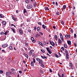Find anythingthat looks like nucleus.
<instances>
[{
  "label": "nucleus",
  "mask_w": 77,
  "mask_h": 77,
  "mask_svg": "<svg viewBox=\"0 0 77 77\" xmlns=\"http://www.w3.org/2000/svg\"><path fill=\"white\" fill-rule=\"evenodd\" d=\"M39 63L40 64H43V61L42 60H40L39 61Z\"/></svg>",
  "instance_id": "obj_14"
},
{
  "label": "nucleus",
  "mask_w": 77,
  "mask_h": 77,
  "mask_svg": "<svg viewBox=\"0 0 77 77\" xmlns=\"http://www.w3.org/2000/svg\"><path fill=\"white\" fill-rule=\"evenodd\" d=\"M19 72L20 74H22V71H19Z\"/></svg>",
  "instance_id": "obj_53"
},
{
  "label": "nucleus",
  "mask_w": 77,
  "mask_h": 77,
  "mask_svg": "<svg viewBox=\"0 0 77 77\" xmlns=\"http://www.w3.org/2000/svg\"><path fill=\"white\" fill-rule=\"evenodd\" d=\"M34 6H36V2H35L34 4Z\"/></svg>",
  "instance_id": "obj_43"
},
{
  "label": "nucleus",
  "mask_w": 77,
  "mask_h": 77,
  "mask_svg": "<svg viewBox=\"0 0 77 77\" xmlns=\"http://www.w3.org/2000/svg\"><path fill=\"white\" fill-rule=\"evenodd\" d=\"M56 14L57 15H59V12H57Z\"/></svg>",
  "instance_id": "obj_45"
},
{
  "label": "nucleus",
  "mask_w": 77,
  "mask_h": 77,
  "mask_svg": "<svg viewBox=\"0 0 77 77\" xmlns=\"http://www.w3.org/2000/svg\"><path fill=\"white\" fill-rule=\"evenodd\" d=\"M70 66H71V67H72V63H70L69 64Z\"/></svg>",
  "instance_id": "obj_37"
},
{
  "label": "nucleus",
  "mask_w": 77,
  "mask_h": 77,
  "mask_svg": "<svg viewBox=\"0 0 77 77\" xmlns=\"http://www.w3.org/2000/svg\"><path fill=\"white\" fill-rule=\"evenodd\" d=\"M58 40L59 41V42H58L59 44H62V41H61V40H60V38L58 39Z\"/></svg>",
  "instance_id": "obj_15"
},
{
  "label": "nucleus",
  "mask_w": 77,
  "mask_h": 77,
  "mask_svg": "<svg viewBox=\"0 0 77 77\" xmlns=\"http://www.w3.org/2000/svg\"><path fill=\"white\" fill-rule=\"evenodd\" d=\"M26 21L27 22H29L30 21V19H27L26 20Z\"/></svg>",
  "instance_id": "obj_47"
},
{
  "label": "nucleus",
  "mask_w": 77,
  "mask_h": 77,
  "mask_svg": "<svg viewBox=\"0 0 77 77\" xmlns=\"http://www.w3.org/2000/svg\"><path fill=\"white\" fill-rule=\"evenodd\" d=\"M15 71V69H11V72H14Z\"/></svg>",
  "instance_id": "obj_44"
},
{
  "label": "nucleus",
  "mask_w": 77,
  "mask_h": 77,
  "mask_svg": "<svg viewBox=\"0 0 77 77\" xmlns=\"http://www.w3.org/2000/svg\"><path fill=\"white\" fill-rule=\"evenodd\" d=\"M67 44H68L69 45H71V41L67 40Z\"/></svg>",
  "instance_id": "obj_9"
},
{
  "label": "nucleus",
  "mask_w": 77,
  "mask_h": 77,
  "mask_svg": "<svg viewBox=\"0 0 77 77\" xmlns=\"http://www.w3.org/2000/svg\"><path fill=\"white\" fill-rule=\"evenodd\" d=\"M12 48H12V47L11 46H10L9 47V49L11 50H12Z\"/></svg>",
  "instance_id": "obj_24"
},
{
  "label": "nucleus",
  "mask_w": 77,
  "mask_h": 77,
  "mask_svg": "<svg viewBox=\"0 0 77 77\" xmlns=\"http://www.w3.org/2000/svg\"><path fill=\"white\" fill-rule=\"evenodd\" d=\"M11 30L14 33H16V31H15V29H14V28H12Z\"/></svg>",
  "instance_id": "obj_7"
},
{
  "label": "nucleus",
  "mask_w": 77,
  "mask_h": 77,
  "mask_svg": "<svg viewBox=\"0 0 77 77\" xmlns=\"http://www.w3.org/2000/svg\"><path fill=\"white\" fill-rule=\"evenodd\" d=\"M65 52H66V56H69V55H68V52L66 49H65Z\"/></svg>",
  "instance_id": "obj_5"
},
{
  "label": "nucleus",
  "mask_w": 77,
  "mask_h": 77,
  "mask_svg": "<svg viewBox=\"0 0 77 77\" xmlns=\"http://www.w3.org/2000/svg\"><path fill=\"white\" fill-rule=\"evenodd\" d=\"M7 33H8V31L4 32V35H7Z\"/></svg>",
  "instance_id": "obj_36"
},
{
  "label": "nucleus",
  "mask_w": 77,
  "mask_h": 77,
  "mask_svg": "<svg viewBox=\"0 0 77 77\" xmlns=\"http://www.w3.org/2000/svg\"><path fill=\"white\" fill-rule=\"evenodd\" d=\"M33 62L34 63H35V62H36V61H35V59H34V58H33Z\"/></svg>",
  "instance_id": "obj_39"
},
{
  "label": "nucleus",
  "mask_w": 77,
  "mask_h": 77,
  "mask_svg": "<svg viewBox=\"0 0 77 77\" xmlns=\"http://www.w3.org/2000/svg\"><path fill=\"white\" fill-rule=\"evenodd\" d=\"M3 24L4 26H6V22L5 21H4L3 22Z\"/></svg>",
  "instance_id": "obj_18"
},
{
  "label": "nucleus",
  "mask_w": 77,
  "mask_h": 77,
  "mask_svg": "<svg viewBox=\"0 0 77 77\" xmlns=\"http://www.w3.org/2000/svg\"><path fill=\"white\" fill-rule=\"evenodd\" d=\"M66 5H63V8H62L63 10L65 9H66Z\"/></svg>",
  "instance_id": "obj_16"
},
{
  "label": "nucleus",
  "mask_w": 77,
  "mask_h": 77,
  "mask_svg": "<svg viewBox=\"0 0 77 77\" xmlns=\"http://www.w3.org/2000/svg\"><path fill=\"white\" fill-rule=\"evenodd\" d=\"M0 34L2 35H4V32H1Z\"/></svg>",
  "instance_id": "obj_30"
},
{
  "label": "nucleus",
  "mask_w": 77,
  "mask_h": 77,
  "mask_svg": "<svg viewBox=\"0 0 77 77\" xmlns=\"http://www.w3.org/2000/svg\"><path fill=\"white\" fill-rule=\"evenodd\" d=\"M3 72H4L2 70H0V74H2V73H3Z\"/></svg>",
  "instance_id": "obj_32"
},
{
  "label": "nucleus",
  "mask_w": 77,
  "mask_h": 77,
  "mask_svg": "<svg viewBox=\"0 0 77 77\" xmlns=\"http://www.w3.org/2000/svg\"><path fill=\"white\" fill-rule=\"evenodd\" d=\"M31 30L29 29V30H28V32H31Z\"/></svg>",
  "instance_id": "obj_59"
},
{
  "label": "nucleus",
  "mask_w": 77,
  "mask_h": 77,
  "mask_svg": "<svg viewBox=\"0 0 77 77\" xmlns=\"http://www.w3.org/2000/svg\"><path fill=\"white\" fill-rule=\"evenodd\" d=\"M51 45H52V46H53V47H54V45H56V44H55V43H54V42L53 41H52L51 42Z\"/></svg>",
  "instance_id": "obj_6"
},
{
  "label": "nucleus",
  "mask_w": 77,
  "mask_h": 77,
  "mask_svg": "<svg viewBox=\"0 0 77 77\" xmlns=\"http://www.w3.org/2000/svg\"><path fill=\"white\" fill-rule=\"evenodd\" d=\"M0 18H4V16L2 14H0Z\"/></svg>",
  "instance_id": "obj_20"
},
{
  "label": "nucleus",
  "mask_w": 77,
  "mask_h": 77,
  "mask_svg": "<svg viewBox=\"0 0 77 77\" xmlns=\"http://www.w3.org/2000/svg\"><path fill=\"white\" fill-rule=\"evenodd\" d=\"M41 57H42V59H45V57H44L43 56H41Z\"/></svg>",
  "instance_id": "obj_41"
},
{
  "label": "nucleus",
  "mask_w": 77,
  "mask_h": 77,
  "mask_svg": "<svg viewBox=\"0 0 77 77\" xmlns=\"http://www.w3.org/2000/svg\"><path fill=\"white\" fill-rule=\"evenodd\" d=\"M31 39L32 42H35V40L34 39V38H33V37H31Z\"/></svg>",
  "instance_id": "obj_13"
},
{
  "label": "nucleus",
  "mask_w": 77,
  "mask_h": 77,
  "mask_svg": "<svg viewBox=\"0 0 77 77\" xmlns=\"http://www.w3.org/2000/svg\"><path fill=\"white\" fill-rule=\"evenodd\" d=\"M12 72H11L9 71L8 72H6V75L7 76H9V75L11 74H12Z\"/></svg>",
  "instance_id": "obj_3"
},
{
  "label": "nucleus",
  "mask_w": 77,
  "mask_h": 77,
  "mask_svg": "<svg viewBox=\"0 0 77 77\" xmlns=\"http://www.w3.org/2000/svg\"><path fill=\"white\" fill-rule=\"evenodd\" d=\"M23 63H26V61H25V60H23Z\"/></svg>",
  "instance_id": "obj_64"
},
{
  "label": "nucleus",
  "mask_w": 77,
  "mask_h": 77,
  "mask_svg": "<svg viewBox=\"0 0 77 77\" xmlns=\"http://www.w3.org/2000/svg\"><path fill=\"white\" fill-rule=\"evenodd\" d=\"M12 19H13V20H14V21H15L16 20V19L14 18V17H12Z\"/></svg>",
  "instance_id": "obj_38"
},
{
  "label": "nucleus",
  "mask_w": 77,
  "mask_h": 77,
  "mask_svg": "<svg viewBox=\"0 0 77 77\" xmlns=\"http://www.w3.org/2000/svg\"><path fill=\"white\" fill-rule=\"evenodd\" d=\"M6 47H8V44H5L2 45V47L3 48Z\"/></svg>",
  "instance_id": "obj_10"
},
{
  "label": "nucleus",
  "mask_w": 77,
  "mask_h": 77,
  "mask_svg": "<svg viewBox=\"0 0 77 77\" xmlns=\"http://www.w3.org/2000/svg\"><path fill=\"white\" fill-rule=\"evenodd\" d=\"M61 23L62 24H64V23H63V21H61Z\"/></svg>",
  "instance_id": "obj_48"
},
{
  "label": "nucleus",
  "mask_w": 77,
  "mask_h": 77,
  "mask_svg": "<svg viewBox=\"0 0 77 77\" xmlns=\"http://www.w3.org/2000/svg\"><path fill=\"white\" fill-rule=\"evenodd\" d=\"M74 45L75 46V47H77V46L76 45V43H75L74 44Z\"/></svg>",
  "instance_id": "obj_62"
},
{
  "label": "nucleus",
  "mask_w": 77,
  "mask_h": 77,
  "mask_svg": "<svg viewBox=\"0 0 77 77\" xmlns=\"http://www.w3.org/2000/svg\"><path fill=\"white\" fill-rule=\"evenodd\" d=\"M41 66H42L43 68L45 67V66H44V65L43 64H41Z\"/></svg>",
  "instance_id": "obj_42"
},
{
  "label": "nucleus",
  "mask_w": 77,
  "mask_h": 77,
  "mask_svg": "<svg viewBox=\"0 0 77 77\" xmlns=\"http://www.w3.org/2000/svg\"><path fill=\"white\" fill-rule=\"evenodd\" d=\"M31 66H34V63H33V62L32 61L31 63Z\"/></svg>",
  "instance_id": "obj_22"
},
{
  "label": "nucleus",
  "mask_w": 77,
  "mask_h": 77,
  "mask_svg": "<svg viewBox=\"0 0 77 77\" xmlns=\"http://www.w3.org/2000/svg\"><path fill=\"white\" fill-rule=\"evenodd\" d=\"M62 75L61 77H64V75H63V74H62Z\"/></svg>",
  "instance_id": "obj_60"
},
{
  "label": "nucleus",
  "mask_w": 77,
  "mask_h": 77,
  "mask_svg": "<svg viewBox=\"0 0 77 77\" xmlns=\"http://www.w3.org/2000/svg\"><path fill=\"white\" fill-rule=\"evenodd\" d=\"M74 38H76V36H77V35H76V34H74Z\"/></svg>",
  "instance_id": "obj_46"
},
{
  "label": "nucleus",
  "mask_w": 77,
  "mask_h": 77,
  "mask_svg": "<svg viewBox=\"0 0 77 77\" xmlns=\"http://www.w3.org/2000/svg\"><path fill=\"white\" fill-rule=\"evenodd\" d=\"M41 51H42V53H45V51H44V50H43V49H42L41 50Z\"/></svg>",
  "instance_id": "obj_31"
},
{
  "label": "nucleus",
  "mask_w": 77,
  "mask_h": 77,
  "mask_svg": "<svg viewBox=\"0 0 77 77\" xmlns=\"http://www.w3.org/2000/svg\"><path fill=\"white\" fill-rule=\"evenodd\" d=\"M54 38L56 41H57V35H55Z\"/></svg>",
  "instance_id": "obj_17"
},
{
  "label": "nucleus",
  "mask_w": 77,
  "mask_h": 77,
  "mask_svg": "<svg viewBox=\"0 0 77 77\" xmlns=\"http://www.w3.org/2000/svg\"><path fill=\"white\" fill-rule=\"evenodd\" d=\"M39 44H40V45H41L42 47H43L44 46V45H43V44L41 42H39Z\"/></svg>",
  "instance_id": "obj_27"
},
{
  "label": "nucleus",
  "mask_w": 77,
  "mask_h": 77,
  "mask_svg": "<svg viewBox=\"0 0 77 77\" xmlns=\"http://www.w3.org/2000/svg\"><path fill=\"white\" fill-rule=\"evenodd\" d=\"M25 2L26 3H29V1L28 0H26Z\"/></svg>",
  "instance_id": "obj_28"
},
{
  "label": "nucleus",
  "mask_w": 77,
  "mask_h": 77,
  "mask_svg": "<svg viewBox=\"0 0 77 77\" xmlns=\"http://www.w3.org/2000/svg\"><path fill=\"white\" fill-rule=\"evenodd\" d=\"M56 4L57 6H58V4H57V2H56Z\"/></svg>",
  "instance_id": "obj_63"
},
{
  "label": "nucleus",
  "mask_w": 77,
  "mask_h": 77,
  "mask_svg": "<svg viewBox=\"0 0 77 77\" xmlns=\"http://www.w3.org/2000/svg\"><path fill=\"white\" fill-rule=\"evenodd\" d=\"M50 70H49V71L50 72H52V70L51 69H50Z\"/></svg>",
  "instance_id": "obj_51"
},
{
  "label": "nucleus",
  "mask_w": 77,
  "mask_h": 77,
  "mask_svg": "<svg viewBox=\"0 0 77 77\" xmlns=\"http://www.w3.org/2000/svg\"><path fill=\"white\" fill-rule=\"evenodd\" d=\"M19 31L20 33V35H23V32L22 30H21V29H20Z\"/></svg>",
  "instance_id": "obj_8"
},
{
  "label": "nucleus",
  "mask_w": 77,
  "mask_h": 77,
  "mask_svg": "<svg viewBox=\"0 0 77 77\" xmlns=\"http://www.w3.org/2000/svg\"><path fill=\"white\" fill-rule=\"evenodd\" d=\"M70 32H71V33H72L73 32V30H72V29H71L70 30Z\"/></svg>",
  "instance_id": "obj_54"
},
{
  "label": "nucleus",
  "mask_w": 77,
  "mask_h": 77,
  "mask_svg": "<svg viewBox=\"0 0 77 77\" xmlns=\"http://www.w3.org/2000/svg\"><path fill=\"white\" fill-rule=\"evenodd\" d=\"M24 56H25V57H26V58H28L29 57L28 56V55H27L26 54H24Z\"/></svg>",
  "instance_id": "obj_23"
},
{
  "label": "nucleus",
  "mask_w": 77,
  "mask_h": 77,
  "mask_svg": "<svg viewBox=\"0 0 77 77\" xmlns=\"http://www.w3.org/2000/svg\"><path fill=\"white\" fill-rule=\"evenodd\" d=\"M41 30V28L40 27H38L37 28V32H38L40 31V30Z\"/></svg>",
  "instance_id": "obj_11"
},
{
  "label": "nucleus",
  "mask_w": 77,
  "mask_h": 77,
  "mask_svg": "<svg viewBox=\"0 0 77 77\" xmlns=\"http://www.w3.org/2000/svg\"><path fill=\"white\" fill-rule=\"evenodd\" d=\"M61 38V39L63 42V35L62 36H60Z\"/></svg>",
  "instance_id": "obj_19"
},
{
  "label": "nucleus",
  "mask_w": 77,
  "mask_h": 77,
  "mask_svg": "<svg viewBox=\"0 0 77 77\" xmlns=\"http://www.w3.org/2000/svg\"><path fill=\"white\" fill-rule=\"evenodd\" d=\"M53 28L54 29H56V26H53Z\"/></svg>",
  "instance_id": "obj_58"
},
{
  "label": "nucleus",
  "mask_w": 77,
  "mask_h": 77,
  "mask_svg": "<svg viewBox=\"0 0 77 77\" xmlns=\"http://www.w3.org/2000/svg\"><path fill=\"white\" fill-rule=\"evenodd\" d=\"M68 38H70V37H71V35H68Z\"/></svg>",
  "instance_id": "obj_55"
},
{
  "label": "nucleus",
  "mask_w": 77,
  "mask_h": 77,
  "mask_svg": "<svg viewBox=\"0 0 77 77\" xmlns=\"http://www.w3.org/2000/svg\"><path fill=\"white\" fill-rule=\"evenodd\" d=\"M55 56L56 57H58V55H57V54H55Z\"/></svg>",
  "instance_id": "obj_52"
},
{
  "label": "nucleus",
  "mask_w": 77,
  "mask_h": 77,
  "mask_svg": "<svg viewBox=\"0 0 77 77\" xmlns=\"http://www.w3.org/2000/svg\"><path fill=\"white\" fill-rule=\"evenodd\" d=\"M45 9L46 11H49V8L47 7H46L44 8Z\"/></svg>",
  "instance_id": "obj_12"
},
{
  "label": "nucleus",
  "mask_w": 77,
  "mask_h": 77,
  "mask_svg": "<svg viewBox=\"0 0 77 77\" xmlns=\"http://www.w3.org/2000/svg\"><path fill=\"white\" fill-rule=\"evenodd\" d=\"M60 36H63L62 35V34L61 33H60Z\"/></svg>",
  "instance_id": "obj_61"
},
{
  "label": "nucleus",
  "mask_w": 77,
  "mask_h": 77,
  "mask_svg": "<svg viewBox=\"0 0 77 77\" xmlns=\"http://www.w3.org/2000/svg\"><path fill=\"white\" fill-rule=\"evenodd\" d=\"M67 45L66 44H64V47H65V48H67Z\"/></svg>",
  "instance_id": "obj_21"
},
{
  "label": "nucleus",
  "mask_w": 77,
  "mask_h": 77,
  "mask_svg": "<svg viewBox=\"0 0 77 77\" xmlns=\"http://www.w3.org/2000/svg\"><path fill=\"white\" fill-rule=\"evenodd\" d=\"M66 38H68V35H66L65 36Z\"/></svg>",
  "instance_id": "obj_40"
},
{
  "label": "nucleus",
  "mask_w": 77,
  "mask_h": 77,
  "mask_svg": "<svg viewBox=\"0 0 77 77\" xmlns=\"http://www.w3.org/2000/svg\"><path fill=\"white\" fill-rule=\"evenodd\" d=\"M46 49H47V51H48L50 50H49V48H48V47Z\"/></svg>",
  "instance_id": "obj_49"
},
{
  "label": "nucleus",
  "mask_w": 77,
  "mask_h": 77,
  "mask_svg": "<svg viewBox=\"0 0 77 77\" xmlns=\"http://www.w3.org/2000/svg\"><path fill=\"white\" fill-rule=\"evenodd\" d=\"M39 71H40V73H41L42 74H43V73H44V72H43V71L42 70L40 69L39 70Z\"/></svg>",
  "instance_id": "obj_25"
},
{
  "label": "nucleus",
  "mask_w": 77,
  "mask_h": 77,
  "mask_svg": "<svg viewBox=\"0 0 77 77\" xmlns=\"http://www.w3.org/2000/svg\"><path fill=\"white\" fill-rule=\"evenodd\" d=\"M13 74H14V75H15L16 74V72H14L13 73Z\"/></svg>",
  "instance_id": "obj_57"
},
{
  "label": "nucleus",
  "mask_w": 77,
  "mask_h": 77,
  "mask_svg": "<svg viewBox=\"0 0 77 77\" xmlns=\"http://www.w3.org/2000/svg\"><path fill=\"white\" fill-rule=\"evenodd\" d=\"M25 13H26V14H25V16H28L29 14H30L29 13H27V11H26V9L25 8H24L23 9V14H24Z\"/></svg>",
  "instance_id": "obj_1"
},
{
  "label": "nucleus",
  "mask_w": 77,
  "mask_h": 77,
  "mask_svg": "<svg viewBox=\"0 0 77 77\" xmlns=\"http://www.w3.org/2000/svg\"><path fill=\"white\" fill-rule=\"evenodd\" d=\"M26 8L28 9H32V8H33V5L31 4H29L27 5Z\"/></svg>",
  "instance_id": "obj_2"
},
{
  "label": "nucleus",
  "mask_w": 77,
  "mask_h": 77,
  "mask_svg": "<svg viewBox=\"0 0 77 77\" xmlns=\"http://www.w3.org/2000/svg\"><path fill=\"white\" fill-rule=\"evenodd\" d=\"M42 27L43 29H45V27L44 25L43 24L42 25Z\"/></svg>",
  "instance_id": "obj_26"
},
{
  "label": "nucleus",
  "mask_w": 77,
  "mask_h": 77,
  "mask_svg": "<svg viewBox=\"0 0 77 77\" xmlns=\"http://www.w3.org/2000/svg\"><path fill=\"white\" fill-rule=\"evenodd\" d=\"M48 51V52L49 54H51V52L50 51V50H49V51Z\"/></svg>",
  "instance_id": "obj_34"
},
{
  "label": "nucleus",
  "mask_w": 77,
  "mask_h": 77,
  "mask_svg": "<svg viewBox=\"0 0 77 77\" xmlns=\"http://www.w3.org/2000/svg\"><path fill=\"white\" fill-rule=\"evenodd\" d=\"M38 24L39 25H40V26H42V23H41V22H38Z\"/></svg>",
  "instance_id": "obj_33"
},
{
  "label": "nucleus",
  "mask_w": 77,
  "mask_h": 77,
  "mask_svg": "<svg viewBox=\"0 0 77 77\" xmlns=\"http://www.w3.org/2000/svg\"><path fill=\"white\" fill-rule=\"evenodd\" d=\"M36 60L38 61V62H39V61L41 60L40 59L38 58L36 59Z\"/></svg>",
  "instance_id": "obj_29"
},
{
  "label": "nucleus",
  "mask_w": 77,
  "mask_h": 77,
  "mask_svg": "<svg viewBox=\"0 0 77 77\" xmlns=\"http://www.w3.org/2000/svg\"><path fill=\"white\" fill-rule=\"evenodd\" d=\"M58 54H59V56H61L62 55L60 54V53L59 52L58 53Z\"/></svg>",
  "instance_id": "obj_56"
},
{
  "label": "nucleus",
  "mask_w": 77,
  "mask_h": 77,
  "mask_svg": "<svg viewBox=\"0 0 77 77\" xmlns=\"http://www.w3.org/2000/svg\"><path fill=\"white\" fill-rule=\"evenodd\" d=\"M61 49H62V50L63 51L65 50V49L63 47H62L61 48Z\"/></svg>",
  "instance_id": "obj_35"
},
{
  "label": "nucleus",
  "mask_w": 77,
  "mask_h": 77,
  "mask_svg": "<svg viewBox=\"0 0 77 77\" xmlns=\"http://www.w3.org/2000/svg\"><path fill=\"white\" fill-rule=\"evenodd\" d=\"M34 29L35 30H36V26H35L34 27Z\"/></svg>",
  "instance_id": "obj_50"
},
{
  "label": "nucleus",
  "mask_w": 77,
  "mask_h": 77,
  "mask_svg": "<svg viewBox=\"0 0 77 77\" xmlns=\"http://www.w3.org/2000/svg\"><path fill=\"white\" fill-rule=\"evenodd\" d=\"M32 51H33V50H30V51L29 52V55L30 56L32 55Z\"/></svg>",
  "instance_id": "obj_4"
}]
</instances>
